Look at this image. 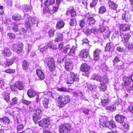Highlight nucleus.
Instances as JSON below:
<instances>
[{
  "instance_id": "obj_4",
  "label": "nucleus",
  "mask_w": 133,
  "mask_h": 133,
  "mask_svg": "<svg viewBox=\"0 0 133 133\" xmlns=\"http://www.w3.org/2000/svg\"><path fill=\"white\" fill-rule=\"evenodd\" d=\"M67 76L66 81L68 84H72L75 81H78L79 79L73 72H68Z\"/></svg>"
},
{
  "instance_id": "obj_56",
  "label": "nucleus",
  "mask_w": 133,
  "mask_h": 133,
  "mask_svg": "<svg viewBox=\"0 0 133 133\" xmlns=\"http://www.w3.org/2000/svg\"><path fill=\"white\" fill-rule=\"evenodd\" d=\"M0 88L3 90L6 89L4 85V81L1 79H0Z\"/></svg>"
},
{
  "instance_id": "obj_30",
  "label": "nucleus",
  "mask_w": 133,
  "mask_h": 133,
  "mask_svg": "<svg viewBox=\"0 0 133 133\" xmlns=\"http://www.w3.org/2000/svg\"><path fill=\"white\" fill-rule=\"evenodd\" d=\"M132 80L130 76H129L125 78L124 82V85L125 86L129 85L132 82Z\"/></svg>"
},
{
  "instance_id": "obj_46",
  "label": "nucleus",
  "mask_w": 133,
  "mask_h": 133,
  "mask_svg": "<svg viewBox=\"0 0 133 133\" xmlns=\"http://www.w3.org/2000/svg\"><path fill=\"white\" fill-rule=\"evenodd\" d=\"M32 48L31 45L27 44L25 47V50L27 52H29L31 50Z\"/></svg>"
},
{
  "instance_id": "obj_25",
  "label": "nucleus",
  "mask_w": 133,
  "mask_h": 133,
  "mask_svg": "<svg viewBox=\"0 0 133 133\" xmlns=\"http://www.w3.org/2000/svg\"><path fill=\"white\" fill-rule=\"evenodd\" d=\"M36 74L39 78L41 80H43L44 78V74L40 70L37 69L36 70Z\"/></svg>"
},
{
  "instance_id": "obj_39",
  "label": "nucleus",
  "mask_w": 133,
  "mask_h": 133,
  "mask_svg": "<svg viewBox=\"0 0 133 133\" xmlns=\"http://www.w3.org/2000/svg\"><path fill=\"white\" fill-rule=\"evenodd\" d=\"M23 8L24 11L29 12L30 11L31 6L29 5H24L23 6Z\"/></svg>"
},
{
  "instance_id": "obj_43",
  "label": "nucleus",
  "mask_w": 133,
  "mask_h": 133,
  "mask_svg": "<svg viewBox=\"0 0 133 133\" xmlns=\"http://www.w3.org/2000/svg\"><path fill=\"white\" fill-rule=\"evenodd\" d=\"M18 99L16 97H15L12 98L10 102V104L13 105L17 103Z\"/></svg>"
},
{
  "instance_id": "obj_14",
  "label": "nucleus",
  "mask_w": 133,
  "mask_h": 133,
  "mask_svg": "<svg viewBox=\"0 0 133 133\" xmlns=\"http://www.w3.org/2000/svg\"><path fill=\"white\" fill-rule=\"evenodd\" d=\"M69 14H70V16L72 17H75L76 16V13L73 7H70L68 9L66 15L67 16H69Z\"/></svg>"
},
{
  "instance_id": "obj_22",
  "label": "nucleus",
  "mask_w": 133,
  "mask_h": 133,
  "mask_svg": "<svg viewBox=\"0 0 133 133\" xmlns=\"http://www.w3.org/2000/svg\"><path fill=\"white\" fill-rule=\"evenodd\" d=\"M82 44L83 46H85L86 47V49H88V48H89V46H91V45H90L89 44V41L87 39L85 38H83L82 40Z\"/></svg>"
},
{
  "instance_id": "obj_21",
  "label": "nucleus",
  "mask_w": 133,
  "mask_h": 133,
  "mask_svg": "<svg viewBox=\"0 0 133 133\" xmlns=\"http://www.w3.org/2000/svg\"><path fill=\"white\" fill-rule=\"evenodd\" d=\"M90 67L87 64H82L81 66L80 69L81 71L86 72L89 71Z\"/></svg>"
},
{
  "instance_id": "obj_47",
  "label": "nucleus",
  "mask_w": 133,
  "mask_h": 133,
  "mask_svg": "<svg viewBox=\"0 0 133 133\" xmlns=\"http://www.w3.org/2000/svg\"><path fill=\"white\" fill-rule=\"evenodd\" d=\"M76 20L75 18L71 19L70 24L71 26L75 25L77 24Z\"/></svg>"
},
{
  "instance_id": "obj_16",
  "label": "nucleus",
  "mask_w": 133,
  "mask_h": 133,
  "mask_svg": "<svg viewBox=\"0 0 133 133\" xmlns=\"http://www.w3.org/2000/svg\"><path fill=\"white\" fill-rule=\"evenodd\" d=\"M116 121L118 122L121 123H124V119L125 117L123 115L119 114L116 115L115 117Z\"/></svg>"
},
{
  "instance_id": "obj_31",
  "label": "nucleus",
  "mask_w": 133,
  "mask_h": 133,
  "mask_svg": "<svg viewBox=\"0 0 133 133\" xmlns=\"http://www.w3.org/2000/svg\"><path fill=\"white\" fill-rule=\"evenodd\" d=\"M9 93L7 92L6 91H4L2 95L4 99L7 102L9 101Z\"/></svg>"
},
{
  "instance_id": "obj_15",
  "label": "nucleus",
  "mask_w": 133,
  "mask_h": 133,
  "mask_svg": "<svg viewBox=\"0 0 133 133\" xmlns=\"http://www.w3.org/2000/svg\"><path fill=\"white\" fill-rule=\"evenodd\" d=\"M0 121L1 124L5 127L7 125L10 123L9 119L7 117L0 118Z\"/></svg>"
},
{
  "instance_id": "obj_41",
  "label": "nucleus",
  "mask_w": 133,
  "mask_h": 133,
  "mask_svg": "<svg viewBox=\"0 0 133 133\" xmlns=\"http://www.w3.org/2000/svg\"><path fill=\"white\" fill-rule=\"evenodd\" d=\"M95 22L94 18L92 17L89 18L87 20V23L90 24H94Z\"/></svg>"
},
{
  "instance_id": "obj_36",
  "label": "nucleus",
  "mask_w": 133,
  "mask_h": 133,
  "mask_svg": "<svg viewBox=\"0 0 133 133\" xmlns=\"http://www.w3.org/2000/svg\"><path fill=\"white\" fill-rule=\"evenodd\" d=\"M55 2V0H47L45 2L44 4L45 6H48L53 5Z\"/></svg>"
},
{
  "instance_id": "obj_5",
  "label": "nucleus",
  "mask_w": 133,
  "mask_h": 133,
  "mask_svg": "<svg viewBox=\"0 0 133 133\" xmlns=\"http://www.w3.org/2000/svg\"><path fill=\"white\" fill-rule=\"evenodd\" d=\"M37 22L36 19L33 17H29L26 19L25 23L26 25L29 28L34 26Z\"/></svg>"
},
{
  "instance_id": "obj_12",
  "label": "nucleus",
  "mask_w": 133,
  "mask_h": 133,
  "mask_svg": "<svg viewBox=\"0 0 133 133\" xmlns=\"http://www.w3.org/2000/svg\"><path fill=\"white\" fill-rule=\"evenodd\" d=\"M39 125L42 127H48L50 125V123L49 121L47 119H43L42 120L38 122Z\"/></svg>"
},
{
  "instance_id": "obj_35",
  "label": "nucleus",
  "mask_w": 133,
  "mask_h": 133,
  "mask_svg": "<svg viewBox=\"0 0 133 133\" xmlns=\"http://www.w3.org/2000/svg\"><path fill=\"white\" fill-rule=\"evenodd\" d=\"M49 100L46 98H44L42 101V103L44 108H47L48 107V104Z\"/></svg>"
},
{
  "instance_id": "obj_18",
  "label": "nucleus",
  "mask_w": 133,
  "mask_h": 133,
  "mask_svg": "<svg viewBox=\"0 0 133 133\" xmlns=\"http://www.w3.org/2000/svg\"><path fill=\"white\" fill-rule=\"evenodd\" d=\"M101 51V50L98 49H96L93 52V56L94 59L95 60H98L99 58V54Z\"/></svg>"
},
{
  "instance_id": "obj_44",
  "label": "nucleus",
  "mask_w": 133,
  "mask_h": 133,
  "mask_svg": "<svg viewBox=\"0 0 133 133\" xmlns=\"http://www.w3.org/2000/svg\"><path fill=\"white\" fill-rule=\"evenodd\" d=\"M13 20H18L21 18V16L19 14H15L12 17Z\"/></svg>"
},
{
  "instance_id": "obj_51",
  "label": "nucleus",
  "mask_w": 133,
  "mask_h": 133,
  "mask_svg": "<svg viewBox=\"0 0 133 133\" xmlns=\"http://www.w3.org/2000/svg\"><path fill=\"white\" fill-rule=\"evenodd\" d=\"M17 123L18 125L17 127V130L18 131H20L21 130H22L24 128V126L23 124L18 125V122L17 121Z\"/></svg>"
},
{
  "instance_id": "obj_40",
  "label": "nucleus",
  "mask_w": 133,
  "mask_h": 133,
  "mask_svg": "<svg viewBox=\"0 0 133 133\" xmlns=\"http://www.w3.org/2000/svg\"><path fill=\"white\" fill-rule=\"evenodd\" d=\"M109 100L108 99H104L101 100V104L103 106L107 105L109 102Z\"/></svg>"
},
{
  "instance_id": "obj_64",
  "label": "nucleus",
  "mask_w": 133,
  "mask_h": 133,
  "mask_svg": "<svg viewBox=\"0 0 133 133\" xmlns=\"http://www.w3.org/2000/svg\"><path fill=\"white\" fill-rule=\"evenodd\" d=\"M129 111L133 113V104L131 103L128 108Z\"/></svg>"
},
{
  "instance_id": "obj_42",
  "label": "nucleus",
  "mask_w": 133,
  "mask_h": 133,
  "mask_svg": "<svg viewBox=\"0 0 133 133\" xmlns=\"http://www.w3.org/2000/svg\"><path fill=\"white\" fill-rule=\"evenodd\" d=\"M106 109L111 111H113L116 109V107L115 105H113L111 106H107L106 107Z\"/></svg>"
},
{
  "instance_id": "obj_19",
  "label": "nucleus",
  "mask_w": 133,
  "mask_h": 133,
  "mask_svg": "<svg viewBox=\"0 0 133 133\" xmlns=\"http://www.w3.org/2000/svg\"><path fill=\"white\" fill-rule=\"evenodd\" d=\"M105 50L107 51H113L114 50L113 43L111 42L107 43L105 47Z\"/></svg>"
},
{
  "instance_id": "obj_23",
  "label": "nucleus",
  "mask_w": 133,
  "mask_h": 133,
  "mask_svg": "<svg viewBox=\"0 0 133 133\" xmlns=\"http://www.w3.org/2000/svg\"><path fill=\"white\" fill-rule=\"evenodd\" d=\"M121 37L122 39V41L125 42H126L128 41L129 39L130 35L129 34H125L124 35H121Z\"/></svg>"
},
{
  "instance_id": "obj_9",
  "label": "nucleus",
  "mask_w": 133,
  "mask_h": 133,
  "mask_svg": "<svg viewBox=\"0 0 133 133\" xmlns=\"http://www.w3.org/2000/svg\"><path fill=\"white\" fill-rule=\"evenodd\" d=\"M45 62L50 71H52L55 70V62L53 59L52 58L48 59L46 60Z\"/></svg>"
},
{
  "instance_id": "obj_29",
  "label": "nucleus",
  "mask_w": 133,
  "mask_h": 133,
  "mask_svg": "<svg viewBox=\"0 0 133 133\" xmlns=\"http://www.w3.org/2000/svg\"><path fill=\"white\" fill-rule=\"evenodd\" d=\"M15 85L17 89L19 90H22L24 88L23 85L22 83L19 81L16 82L15 83Z\"/></svg>"
},
{
  "instance_id": "obj_60",
  "label": "nucleus",
  "mask_w": 133,
  "mask_h": 133,
  "mask_svg": "<svg viewBox=\"0 0 133 133\" xmlns=\"http://www.w3.org/2000/svg\"><path fill=\"white\" fill-rule=\"evenodd\" d=\"M12 30L14 31H18V25L16 24H14L13 26L12 27Z\"/></svg>"
},
{
  "instance_id": "obj_63",
  "label": "nucleus",
  "mask_w": 133,
  "mask_h": 133,
  "mask_svg": "<svg viewBox=\"0 0 133 133\" xmlns=\"http://www.w3.org/2000/svg\"><path fill=\"white\" fill-rule=\"evenodd\" d=\"M99 76L98 75L96 74H94L91 77L92 79L96 80L97 81L98 80Z\"/></svg>"
},
{
  "instance_id": "obj_13",
  "label": "nucleus",
  "mask_w": 133,
  "mask_h": 133,
  "mask_svg": "<svg viewBox=\"0 0 133 133\" xmlns=\"http://www.w3.org/2000/svg\"><path fill=\"white\" fill-rule=\"evenodd\" d=\"M72 60L70 58V56L69 55H67L65 56L63 58H58V61L60 63H63L64 62L65 64L66 63H69V62H72Z\"/></svg>"
},
{
  "instance_id": "obj_28",
  "label": "nucleus",
  "mask_w": 133,
  "mask_h": 133,
  "mask_svg": "<svg viewBox=\"0 0 133 133\" xmlns=\"http://www.w3.org/2000/svg\"><path fill=\"white\" fill-rule=\"evenodd\" d=\"M120 29L121 31L128 30L130 29L129 26L127 24H122L119 26Z\"/></svg>"
},
{
  "instance_id": "obj_62",
  "label": "nucleus",
  "mask_w": 133,
  "mask_h": 133,
  "mask_svg": "<svg viewBox=\"0 0 133 133\" xmlns=\"http://www.w3.org/2000/svg\"><path fill=\"white\" fill-rule=\"evenodd\" d=\"M127 45L128 49L129 50L133 49V43L128 44Z\"/></svg>"
},
{
  "instance_id": "obj_53",
  "label": "nucleus",
  "mask_w": 133,
  "mask_h": 133,
  "mask_svg": "<svg viewBox=\"0 0 133 133\" xmlns=\"http://www.w3.org/2000/svg\"><path fill=\"white\" fill-rule=\"evenodd\" d=\"M22 67L24 69L26 70L28 68V63L25 61H24L22 64Z\"/></svg>"
},
{
  "instance_id": "obj_55",
  "label": "nucleus",
  "mask_w": 133,
  "mask_h": 133,
  "mask_svg": "<svg viewBox=\"0 0 133 133\" xmlns=\"http://www.w3.org/2000/svg\"><path fill=\"white\" fill-rule=\"evenodd\" d=\"M104 33L103 34V36L104 37H107L109 36L110 34V31L109 30H106L104 32Z\"/></svg>"
},
{
  "instance_id": "obj_52",
  "label": "nucleus",
  "mask_w": 133,
  "mask_h": 133,
  "mask_svg": "<svg viewBox=\"0 0 133 133\" xmlns=\"http://www.w3.org/2000/svg\"><path fill=\"white\" fill-rule=\"evenodd\" d=\"M79 25L81 28H83L85 25V22L84 19L80 21L79 22Z\"/></svg>"
},
{
  "instance_id": "obj_48",
  "label": "nucleus",
  "mask_w": 133,
  "mask_h": 133,
  "mask_svg": "<svg viewBox=\"0 0 133 133\" xmlns=\"http://www.w3.org/2000/svg\"><path fill=\"white\" fill-rule=\"evenodd\" d=\"M43 12L44 13L51 14V10L48 7H45L43 9Z\"/></svg>"
},
{
  "instance_id": "obj_33",
  "label": "nucleus",
  "mask_w": 133,
  "mask_h": 133,
  "mask_svg": "<svg viewBox=\"0 0 133 133\" xmlns=\"http://www.w3.org/2000/svg\"><path fill=\"white\" fill-rule=\"evenodd\" d=\"M88 55V52H86V50L81 51L80 53V56L82 58H86Z\"/></svg>"
},
{
  "instance_id": "obj_49",
  "label": "nucleus",
  "mask_w": 133,
  "mask_h": 133,
  "mask_svg": "<svg viewBox=\"0 0 133 133\" xmlns=\"http://www.w3.org/2000/svg\"><path fill=\"white\" fill-rule=\"evenodd\" d=\"M57 90L59 91L62 92H68L69 91V90L68 89L64 87L58 88Z\"/></svg>"
},
{
  "instance_id": "obj_27",
  "label": "nucleus",
  "mask_w": 133,
  "mask_h": 133,
  "mask_svg": "<svg viewBox=\"0 0 133 133\" xmlns=\"http://www.w3.org/2000/svg\"><path fill=\"white\" fill-rule=\"evenodd\" d=\"M73 64L71 62H69V63L65 64V68L66 70L68 71L72 69Z\"/></svg>"
},
{
  "instance_id": "obj_1",
  "label": "nucleus",
  "mask_w": 133,
  "mask_h": 133,
  "mask_svg": "<svg viewBox=\"0 0 133 133\" xmlns=\"http://www.w3.org/2000/svg\"><path fill=\"white\" fill-rule=\"evenodd\" d=\"M58 104L59 107H64L66 104L69 103L70 99L68 95H61L59 96L57 100Z\"/></svg>"
},
{
  "instance_id": "obj_45",
  "label": "nucleus",
  "mask_w": 133,
  "mask_h": 133,
  "mask_svg": "<svg viewBox=\"0 0 133 133\" xmlns=\"http://www.w3.org/2000/svg\"><path fill=\"white\" fill-rule=\"evenodd\" d=\"M98 0H92L90 3V8L94 7L97 4Z\"/></svg>"
},
{
  "instance_id": "obj_8",
  "label": "nucleus",
  "mask_w": 133,
  "mask_h": 133,
  "mask_svg": "<svg viewBox=\"0 0 133 133\" xmlns=\"http://www.w3.org/2000/svg\"><path fill=\"white\" fill-rule=\"evenodd\" d=\"M23 44L21 42H17L16 44L13 45L12 48L18 54H19L22 52L23 49Z\"/></svg>"
},
{
  "instance_id": "obj_58",
  "label": "nucleus",
  "mask_w": 133,
  "mask_h": 133,
  "mask_svg": "<svg viewBox=\"0 0 133 133\" xmlns=\"http://www.w3.org/2000/svg\"><path fill=\"white\" fill-rule=\"evenodd\" d=\"M6 111L10 114H11L13 112L12 108L10 107H8L6 110Z\"/></svg>"
},
{
  "instance_id": "obj_61",
  "label": "nucleus",
  "mask_w": 133,
  "mask_h": 133,
  "mask_svg": "<svg viewBox=\"0 0 133 133\" xmlns=\"http://www.w3.org/2000/svg\"><path fill=\"white\" fill-rule=\"evenodd\" d=\"M89 111L90 110L86 108L84 109L82 112L84 114L86 115H89Z\"/></svg>"
},
{
  "instance_id": "obj_50",
  "label": "nucleus",
  "mask_w": 133,
  "mask_h": 133,
  "mask_svg": "<svg viewBox=\"0 0 133 133\" xmlns=\"http://www.w3.org/2000/svg\"><path fill=\"white\" fill-rule=\"evenodd\" d=\"M55 30L54 29H51L48 31V34L49 36L50 37H53L54 35V33Z\"/></svg>"
},
{
  "instance_id": "obj_26",
  "label": "nucleus",
  "mask_w": 133,
  "mask_h": 133,
  "mask_svg": "<svg viewBox=\"0 0 133 133\" xmlns=\"http://www.w3.org/2000/svg\"><path fill=\"white\" fill-rule=\"evenodd\" d=\"M122 124H121V128L122 129L125 131H127L129 130L130 126L127 123L124 122Z\"/></svg>"
},
{
  "instance_id": "obj_3",
  "label": "nucleus",
  "mask_w": 133,
  "mask_h": 133,
  "mask_svg": "<svg viewBox=\"0 0 133 133\" xmlns=\"http://www.w3.org/2000/svg\"><path fill=\"white\" fill-rule=\"evenodd\" d=\"M73 128L70 124L65 123L61 125L59 127L60 133H68Z\"/></svg>"
},
{
  "instance_id": "obj_32",
  "label": "nucleus",
  "mask_w": 133,
  "mask_h": 133,
  "mask_svg": "<svg viewBox=\"0 0 133 133\" xmlns=\"http://www.w3.org/2000/svg\"><path fill=\"white\" fill-rule=\"evenodd\" d=\"M28 96L30 98H32L34 97L36 95L35 92L32 90H30L27 92Z\"/></svg>"
},
{
  "instance_id": "obj_10",
  "label": "nucleus",
  "mask_w": 133,
  "mask_h": 133,
  "mask_svg": "<svg viewBox=\"0 0 133 133\" xmlns=\"http://www.w3.org/2000/svg\"><path fill=\"white\" fill-rule=\"evenodd\" d=\"M69 48V45L66 46L63 49V52L64 54H66L68 51H70L68 54L69 55L73 56L75 55V47L73 46L71 49H70Z\"/></svg>"
},
{
  "instance_id": "obj_20",
  "label": "nucleus",
  "mask_w": 133,
  "mask_h": 133,
  "mask_svg": "<svg viewBox=\"0 0 133 133\" xmlns=\"http://www.w3.org/2000/svg\"><path fill=\"white\" fill-rule=\"evenodd\" d=\"M56 37L55 39V41L59 42L63 40V36L61 33L57 32L56 33Z\"/></svg>"
},
{
  "instance_id": "obj_59",
  "label": "nucleus",
  "mask_w": 133,
  "mask_h": 133,
  "mask_svg": "<svg viewBox=\"0 0 133 133\" xmlns=\"http://www.w3.org/2000/svg\"><path fill=\"white\" fill-rule=\"evenodd\" d=\"M106 30L103 26H102L99 29H98V33H102L105 31Z\"/></svg>"
},
{
  "instance_id": "obj_38",
  "label": "nucleus",
  "mask_w": 133,
  "mask_h": 133,
  "mask_svg": "<svg viewBox=\"0 0 133 133\" xmlns=\"http://www.w3.org/2000/svg\"><path fill=\"white\" fill-rule=\"evenodd\" d=\"M106 8L104 6H101L99 8L98 13L102 14L106 11Z\"/></svg>"
},
{
  "instance_id": "obj_6",
  "label": "nucleus",
  "mask_w": 133,
  "mask_h": 133,
  "mask_svg": "<svg viewBox=\"0 0 133 133\" xmlns=\"http://www.w3.org/2000/svg\"><path fill=\"white\" fill-rule=\"evenodd\" d=\"M34 112L35 115L33 117V119L35 123L37 124L40 120L42 110L39 108H37L34 110Z\"/></svg>"
},
{
  "instance_id": "obj_54",
  "label": "nucleus",
  "mask_w": 133,
  "mask_h": 133,
  "mask_svg": "<svg viewBox=\"0 0 133 133\" xmlns=\"http://www.w3.org/2000/svg\"><path fill=\"white\" fill-rule=\"evenodd\" d=\"M31 102L29 101L28 100H26L25 99H23L22 101V103L26 105H28L31 103Z\"/></svg>"
},
{
  "instance_id": "obj_34",
  "label": "nucleus",
  "mask_w": 133,
  "mask_h": 133,
  "mask_svg": "<svg viewBox=\"0 0 133 133\" xmlns=\"http://www.w3.org/2000/svg\"><path fill=\"white\" fill-rule=\"evenodd\" d=\"M64 24V23L63 21H60L57 23L56 27L58 29H60L63 27Z\"/></svg>"
},
{
  "instance_id": "obj_2",
  "label": "nucleus",
  "mask_w": 133,
  "mask_h": 133,
  "mask_svg": "<svg viewBox=\"0 0 133 133\" xmlns=\"http://www.w3.org/2000/svg\"><path fill=\"white\" fill-rule=\"evenodd\" d=\"M106 118L105 117H103L99 119V122L100 124L104 125L106 127L108 128L109 129H112V128H115L116 125L115 124L114 121H111L105 122Z\"/></svg>"
},
{
  "instance_id": "obj_37",
  "label": "nucleus",
  "mask_w": 133,
  "mask_h": 133,
  "mask_svg": "<svg viewBox=\"0 0 133 133\" xmlns=\"http://www.w3.org/2000/svg\"><path fill=\"white\" fill-rule=\"evenodd\" d=\"M121 32L120 31H115L113 33L112 38L114 39L115 38H118L119 36H121Z\"/></svg>"
},
{
  "instance_id": "obj_7",
  "label": "nucleus",
  "mask_w": 133,
  "mask_h": 133,
  "mask_svg": "<svg viewBox=\"0 0 133 133\" xmlns=\"http://www.w3.org/2000/svg\"><path fill=\"white\" fill-rule=\"evenodd\" d=\"M99 80L101 84L100 90L102 91H104L106 89V84L108 82V79L106 77H100Z\"/></svg>"
},
{
  "instance_id": "obj_24",
  "label": "nucleus",
  "mask_w": 133,
  "mask_h": 133,
  "mask_svg": "<svg viewBox=\"0 0 133 133\" xmlns=\"http://www.w3.org/2000/svg\"><path fill=\"white\" fill-rule=\"evenodd\" d=\"M108 3L110 8L114 10H116L118 7L117 5L113 2L109 1Z\"/></svg>"
},
{
  "instance_id": "obj_11",
  "label": "nucleus",
  "mask_w": 133,
  "mask_h": 133,
  "mask_svg": "<svg viewBox=\"0 0 133 133\" xmlns=\"http://www.w3.org/2000/svg\"><path fill=\"white\" fill-rule=\"evenodd\" d=\"M130 11L124 12L122 14V18L128 22L131 19V14Z\"/></svg>"
},
{
  "instance_id": "obj_17",
  "label": "nucleus",
  "mask_w": 133,
  "mask_h": 133,
  "mask_svg": "<svg viewBox=\"0 0 133 133\" xmlns=\"http://www.w3.org/2000/svg\"><path fill=\"white\" fill-rule=\"evenodd\" d=\"M3 55L5 56L9 57L11 55V52L9 49L6 47L5 48L2 52Z\"/></svg>"
},
{
  "instance_id": "obj_57",
  "label": "nucleus",
  "mask_w": 133,
  "mask_h": 133,
  "mask_svg": "<svg viewBox=\"0 0 133 133\" xmlns=\"http://www.w3.org/2000/svg\"><path fill=\"white\" fill-rule=\"evenodd\" d=\"M4 71L7 73H12L15 72V70L14 69H8L5 70Z\"/></svg>"
}]
</instances>
